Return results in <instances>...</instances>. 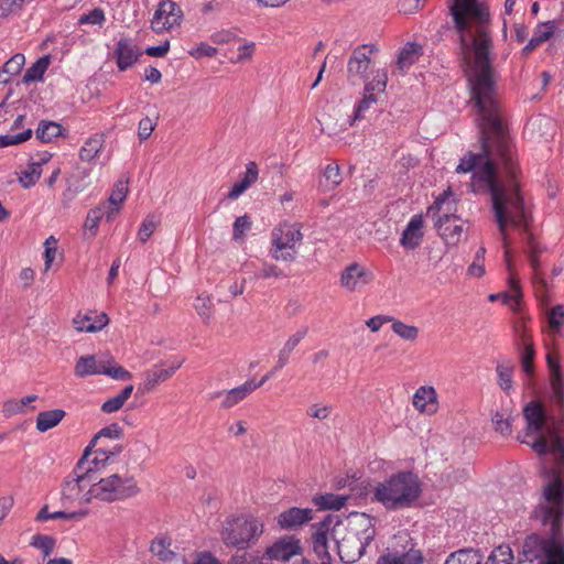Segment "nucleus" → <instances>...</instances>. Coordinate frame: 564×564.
Instances as JSON below:
<instances>
[{
    "label": "nucleus",
    "mask_w": 564,
    "mask_h": 564,
    "mask_svg": "<svg viewBox=\"0 0 564 564\" xmlns=\"http://www.w3.org/2000/svg\"><path fill=\"white\" fill-rule=\"evenodd\" d=\"M50 65V57H40L31 67H29L23 75V83L29 84L43 79L44 73Z\"/></svg>",
    "instance_id": "nucleus-35"
},
{
    "label": "nucleus",
    "mask_w": 564,
    "mask_h": 564,
    "mask_svg": "<svg viewBox=\"0 0 564 564\" xmlns=\"http://www.w3.org/2000/svg\"><path fill=\"white\" fill-rule=\"evenodd\" d=\"M346 532L362 544L369 545L376 535L373 519L366 513L351 514L348 519Z\"/></svg>",
    "instance_id": "nucleus-14"
},
{
    "label": "nucleus",
    "mask_w": 564,
    "mask_h": 564,
    "mask_svg": "<svg viewBox=\"0 0 564 564\" xmlns=\"http://www.w3.org/2000/svg\"><path fill=\"white\" fill-rule=\"evenodd\" d=\"M422 494V485L412 471H399L378 482L373 490V499L387 510L411 508Z\"/></svg>",
    "instance_id": "nucleus-4"
},
{
    "label": "nucleus",
    "mask_w": 564,
    "mask_h": 564,
    "mask_svg": "<svg viewBox=\"0 0 564 564\" xmlns=\"http://www.w3.org/2000/svg\"><path fill=\"white\" fill-rule=\"evenodd\" d=\"M334 520L335 518L333 516H327L322 522H319V528L313 535V549L322 562H330V554L328 552L326 533L332 523L334 522Z\"/></svg>",
    "instance_id": "nucleus-23"
},
{
    "label": "nucleus",
    "mask_w": 564,
    "mask_h": 564,
    "mask_svg": "<svg viewBox=\"0 0 564 564\" xmlns=\"http://www.w3.org/2000/svg\"><path fill=\"white\" fill-rule=\"evenodd\" d=\"M377 102V98L375 96V94H366L364 96V98L359 101L358 106L356 107V110H355V116H354V119L350 121V126L364 118V113L366 110H368L372 104Z\"/></svg>",
    "instance_id": "nucleus-57"
},
{
    "label": "nucleus",
    "mask_w": 564,
    "mask_h": 564,
    "mask_svg": "<svg viewBox=\"0 0 564 564\" xmlns=\"http://www.w3.org/2000/svg\"><path fill=\"white\" fill-rule=\"evenodd\" d=\"M424 557L421 550L414 547L413 544L404 551H389L379 556L377 564H423Z\"/></svg>",
    "instance_id": "nucleus-18"
},
{
    "label": "nucleus",
    "mask_w": 564,
    "mask_h": 564,
    "mask_svg": "<svg viewBox=\"0 0 564 564\" xmlns=\"http://www.w3.org/2000/svg\"><path fill=\"white\" fill-rule=\"evenodd\" d=\"M141 51L130 39H121L118 41L115 56L117 66L120 70L130 68L141 56Z\"/></svg>",
    "instance_id": "nucleus-17"
},
{
    "label": "nucleus",
    "mask_w": 564,
    "mask_h": 564,
    "mask_svg": "<svg viewBox=\"0 0 564 564\" xmlns=\"http://www.w3.org/2000/svg\"><path fill=\"white\" fill-rule=\"evenodd\" d=\"M540 456H543L541 476L542 494L533 518L545 530V535L532 533L522 545L527 561L538 564H564V444L563 440L549 442L544 435L532 443L518 436Z\"/></svg>",
    "instance_id": "nucleus-2"
},
{
    "label": "nucleus",
    "mask_w": 564,
    "mask_h": 564,
    "mask_svg": "<svg viewBox=\"0 0 564 564\" xmlns=\"http://www.w3.org/2000/svg\"><path fill=\"white\" fill-rule=\"evenodd\" d=\"M42 170H41V163H31L28 167V170L21 172L19 176V182L24 188H29L39 181L41 176Z\"/></svg>",
    "instance_id": "nucleus-44"
},
{
    "label": "nucleus",
    "mask_w": 564,
    "mask_h": 564,
    "mask_svg": "<svg viewBox=\"0 0 564 564\" xmlns=\"http://www.w3.org/2000/svg\"><path fill=\"white\" fill-rule=\"evenodd\" d=\"M534 357H535V349L532 340L523 336L522 337V349L520 351V365L528 376L534 375Z\"/></svg>",
    "instance_id": "nucleus-30"
},
{
    "label": "nucleus",
    "mask_w": 564,
    "mask_h": 564,
    "mask_svg": "<svg viewBox=\"0 0 564 564\" xmlns=\"http://www.w3.org/2000/svg\"><path fill=\"white\" fill-rule=\"evenodd\" d=\"M422 55V46L416 43H408L400 52L397 66L401 72L406 70Z\"/></svg>",
    "instance_id": "nucleus-28"
},
{
    "label": "nucleus",
    "mask_w": 564,
    "mask_h": 564,
    "mask_svg": "<svg viewBox=\"0 0 564 564\" xmlns=\"http://www.w3.org/2000/svg\"><path fill=\"white\" fill-rule=\"evenodd\" d=\"M546 364L551 386L547 406L541 401L532 400L524 405L523 417L527 422L525 436L544 435L549 442H553L564 438V376L555 352H547Z\"/></svg>",
    "instance_id": "nucleus-3"
},
{
    "label": "nucleus",
    "mask_w": 564,
    "mask_h": 564,
    "mask_svg": "<svg viewBox=\"0 0 564 564\" xmlns=\"http://www.w3.org/2000/svg\"><path fill=\"white\" fill-rule=\"evenodd\" d=\"M88 465V456L87 453H83L75 468L64 479L62 485V501L64 505L72 503L77 500L85 505L83 496L97 480L95 469L90 465Z\"/></svg>",
    "instance_id": "nucleus-9"
},
{
    "label": "nucleus",
    "mask_w": 564,
    "mask_h": 564,
    "mask_svg": "<svg viewBox=\"0 0 564 564\" xmlns=\"http://www.w3.org/2000/svg\"><path fill=\"white\" fill-rule=\"evenodd\" d=\"M561 23L562 21H547L540 23L535 28L533 36L530 39L529 43L523 47L522 54L528 56L539 45L547 41L556 32Z\"/></svg>",
    "instance_id": "nucleus-22"
},
{
    "label": "nucleus",
    "mask_w": 564,
    "mask_h": 564,
    "mask_svg": "<svg viewBox=\"0 0 564 564\" xmlns=\"http://www.w3.org/2000/svg\"><path fill=\"white\" fill-rule=\"evenodd\" d=\"M107 212H108L107 206L102 205V206L91 209L88 213L84 226L86 229L91 231L93 236L96 234L101 218L104 216L107 218Z\"/></svg>",
    "instance_id": "nucleus-47"
},
{
    "label": "nucleus",
    "mask_w": 564,
    "mask_h": 564,
    "mask_svg": "<svg viewBox=\"0 0 564 564\" xmlns=\"http://www.w3.org/2000/svg\"><path fill=\"white\" fill-rule=\"evenodd\" d=\"M330 405H323L318 403L312 404L307 409V415L317 420H326L330 415Z\"/></svg>",
    "instance_id": "nucleus-61"
},
{
    "label": "nucleus",
    "mask_w": 564,
    "mask_h": 564,
    "mask_svg": "<svg viewBox=\"0 0 564 564\" xmlns=\"http://www.w3.org/2000/svg\"><path fill=\"white\" fill-rule=\"evenodd\" d=\"M303 240L299 224L283 223L271 232L270 256L276 261L293 262L297 257V245Z\"/></svg>",
    "instance_id": "nucleus-8"
},
{
    "label": "nucleus",
    "mask_w": 564,
    "mask_h": 564,
    "mask_svg": "<svg viewBox=\"0 0 564 564\" xmlns=\"http://www.w3.org/2000/svg\"><path fill=\"white\" fill-rule=\"evenodd\" d=\"M122 449V447L120 445H117L115 446V449L111 451V452H108L106 449H102V448H99V449H96L95 451V457L89 460L88 459V465L87 466H91L94 469H95V476H98V471L101 467H105L107 465V463L109 462V459L117 455L118 453H120Z\"/></svg>",
    "instance_id": "nucleus-42"
},
{
    "label": "nucleus",
    "mask_w": 564,
    "mask_h": 564,
    "mask_svg": "<svg viewBox=\"0 0 564 564\" xmlns=\"http://www.w3.org/2000/svg\"><path fill=\"white\" fill-rule=\"evenodd\" d=\"M391 328L399 337L404 340L414 341L419 336V328L414 325L404 324L401 321H392Z\"/></svg>",
    "instance_id": "nucleus-43"
},
{
    "label": "nucleus",
    "mask_w": 564,
    "mask_h": 564,
    "mask_svg": "<svg viewBox=\"0 0 564 564\" xmlns=\"http://www.w3.org/2000/svg\"><path fill=\"white\" fill-rule=\"evenodd\" d=\"M371 281L372 273L357 262L346 267L340 274V285L350 292L360 290Z\"/></svg>",
    "instance_id": "nucleus-15"
},
{
    "label": "nucleus",
    "mask_w": 564,
    "mask_h": 564,
    "mask_svg": "<svg viewBox=\"0 0 564 564\" xmlns=\"http://www.w3.org/2000/svg\"><path fill=\"white\" fill-rule=\"evenodd\" d=\"M128 194V181L119 180L112 189V193L109 197V203L113 207L108 208L107 212V221H111L115 214L119 212L120 205L123 203Z\"/></svg>",
    "instance_id": "nucleus-27"
},
{
    "label": "nucleus",
    "mask_w": 564,
    "mask_h": 564,
    "mask_svg": "<svg viewBox=\"0 0 564 564\" xmlns=\"http://www.w3.org/2000/svg\"><path fill=\"white\" fill-rule=\"evenodd\" d=\"M464 62L469 67L468 83L471 101L477 111L481 152H468L456 167L457 173L473 172L474 192L489 193L495 220L505 248L508 267L511 240L508 232L513 227L521 232L522 241L533 270V282L546 286L540 271L539 254L543 251L530 230V214L524 205L518 182L519 167L501 108L495 69L492 41H458Z\"/></svg>",
    "instance_id": "nucleus-1"
},
{
    "label": "nucleus",
    "mask_w": 564,
    "mask_h": 564,
    "mask_svg": "<svg viewBox=\"0 0 564 564\" xmlns=\"http://www.w3.org/2000/svg\"><path fill=\"white\" fill-rule=\"evenodd\" d=\"M491 421H492L495 430L497 432H499L501 435L511 434V432H512V430H511L512 416L511 415H508L507 417H505L502 413L496 412L492 415Z\"/></svg>",
    "instance_id": "nucleus-51"
},
{
    "label": "nucleus",
    "mask_w": 564,
    "mask_h": 564,
    "mask_svg": "<svg viewBox=\"0 0 564 564\" xmlns=\"http://www.w3.org/2000/svg\"><path fill=\"white\" fill-rule=\"evenodd\" d=\"M307 333H308V328L306 326H304V327H301L300 329H297L293 335H291L288 338V340L284 343L283 347L279 350L276 365L273 368L274 371L280 370L284 366H286L291 354L297 347V345L301 343V340L303 338H305Z\"/></svg>",
    "instance_id": "nucleus-25"
},
{
    "label": "nucleus",
    "mask_w": 564,
    "mask_h": 564,
    "mask_svg": "<svg viewBox=\"0 0 564 564\" xmlns=\"http://www.w3.org/2000/svg\"><path fill=\"white\" fill-rule=\"evenodd\" d=\"M325 191H332L341 183L340 170L337 164H328L324 170Z\"/></svg>",
    "instance_id": "nucleus-46"
},
{
    "label": "nucleus",
    "mask_w": 564,
    "mask_h": 564,
    "mask_svg": "<svg viewBox=\"0 0 564 564\" xmlns=\"http://www.w3.org/2000/svg\"><path fill=\"white\" fill-rule=\"evenodd\" d=\"M312 519V509L292 507L279 514L278 524L283 530H295Z\"/></svg>",
    "instance_id": "nucleus-16"
},
{
    "label": "nucleus",
    "mask_w": 564,
    "mask_h": 564,
    "mask_svg": "<svg viewBox=\"0 0 564 564\" xmlns=\"http://www.w3.org/2000/svg\"><path fill=\"white\" fill-rule=\"evenodd\" d=\"M377 52L375 45L357 46L347 63V79L351 84H356L366 79V74L370 67L371 55Z\"/></svg>",
    "instance_id": "nucleus-12"
},
{
    "label": "nucleus",
    "mask_w": 564,
    "mask_h": 564,
    "mask_svg": "<svg viewBox=\"0 0 564 564\" xmlns=\"http://www.w3.org/2000/svg\"><path fill=\"white\" fill-rule=\"evenodd\" d=\"M194 307L205 324L212 318L213 302L208 295L200 294L195 299Z\"/></svg>",
    "instance_id": "nucleus-45"
},
{
    "label": "nucleus",
    "mask_w": 564,
    "mask_h": 564,
    "mask_svg": "<svg viewBox=\"0 0 564 564\" xmlns=\"http://www.w3.org/2000/svg\"><path fill=\"white\" fill-rule=\"evenodd\" d=\"M108 323L109 318L105 313H100L95 317L89 314L78 313L73 319V324L76 330L87 333H96L101 330Z\"/></svg>",
    "instance_id": "nucleus-24"
},
{
    "label": "nucleus",
    "mask_w": 564,
    "mask_h": 564,
    "mask_svg": "<svg viewBox=\"0 0 564 564\" xmlns=\"http://www.w3.org/2000/svg\"><path fill=\"white\" fill-rule=\"evenodd\" d=\"M485 253H486V249L484 247H480L478 249V251L476 252L475 259L468 268V273L470 275L480 278L485 274V265H484Z\"/></svg>",
    "instance_id": "nucleus-53"
},
{
    "label": "nucleus",
    "mask_w": 564,
    "mask_h": 564,
    "mask_svg": "<svg viewBox=\"0 0 564 564\" xmlns=\"http://www.w3.org/2000/svg\"><path fill=\"white\" fill-rule=\"evenodd\" d=\"M183 20V11L180 6L172 0H164L159 3L151 21V28L155 33L169 31L178 26Z\"/></svg>",
    "instance_id": "nucleus-11"
},
{
    "label": "nucleus",
    "mask_w": 564,
    "mask_h": 564,
    "mask_svg": "<svg viewBox=\"0 0 564 564\" xmlns=\"http://www.w3.org/2000/svg\"><path fill=\"white\" fill-rule=\"evenodd\" d=\"M449 196L451 189L441 194L427 209V216L432 217L446 243L455 245L463 234V221L455 215L456 206L454 202L448 200Z\"/></svg>",
    "instance_id": "nucleus-7"
},
{
    "label": "nucleus",
    "mask_w": 564,
    "mask_h": 564,
    "mask_svg": "<svg viewBox=\"0 0 564 564\" xmlns=\"http://www.w3.org/2000/svg\"><path fill=\"white\" fill-rule=\"evenodd\" d=\"M510 293H505L502 295L503 302L509 303L511 300L514 301L516 304H519V301L522 296L520 284L513 274L509 278Z\"/></svg>",
    "instance_id": "nucleus-60"
},
{
    "label": "nucleus",
    "mask_w": 564,
    "mask_h": 564,
    "mask_svg": "<svg viewBox=\"0 0 564 564\" xmlns=\"http://www.w3.org/2000/svg\"><path fill=\"white\" fill-rule=\"evenodd\" d=\"M104 145V138L101 134L90 137L79 151V158L83 161H91L97 156Z\"/></svg>",
    "instance_id": "nucleus-38"
},
{
    "label": "nucleus",
    "mask_w": 564,
    "mask_h": 564,
    "mask_svg": "<svg viewBox=\"0 0 564 564\" xmlns=\"http://www.w3.org/2000/svg\"><path fill=\"white\" fill-rule=\"evenodd\" d=\"M123 435L122 427L118 423H112L104 429H101L90 441V443L84 449V453H87L89 457L91 455L93 448L97 445V442L101 437L118 440Z\"/></svg>",
    "instance_id": "nucleus-34"
},
{
    "label": "nucleus",
    "mask_w": 564,
    "mask_h": 564,
    "mask_svg": "<svg viewBox=\"0 0 564 564\" xmlns=\"http://www.w3.org/2000/svg\"><path fill=\"white\" fill-rule=\"evenodd\" d=\"M423 236V217L414 215L401 235L400 245L406 250H414L421 245Z\"/></svg>",
    "instance_id": "nucleus-20"
},
{
    "label": "nucleus",
    "mask_w": 564,
    "mask_h": 564,
    "mask_svg": "<svg viewBox=\"0 0 564 564\" xmlns=\"http://www.w3.org/2000/svg\"><path fill=\"white\" fill-rule=\"evenodd\" d=\"M75 376L84 378L91 375H106L115 380H129L131 373L116 364L110 356H82L74 368Z\"/></svg>",
    "instance_id": "nucleus-10"
},
{
    "label": "nucleus",
    "mask_w": 564,
    "mask_h": 564,
    "mask_svg": "<svg viewBox=\"0 0 564 564\" xmlns=\"http://www.w3.org/2000/svg\"><path fill=\"white\" fill-rule=\"evenodd\" d=\"M132 391V384L124 387L118 395L110 398L102 403L101 411L105 413H113L120 410L124 402L131 397Z\"/></svg>",
    "instance_id": "nucleus-41"
},
{
    "label": "nucleus",
    "mask_w": 564,
    "mask_h": 564,
    "mask_svg": "<svg viewBox=\"0 0 564 564\" xmlns=\"http://www.w3.org/2000/svg\"><path fill=\"white\" fill-rule=\"evenodd\" d=\"M24 63L25 57L23 54L18 53L13 55L8 62L4 63V65L0 69V83H9L13 76L18 75L21 72Z\"/></svg>",
    "instance_id": "nucleus-31"
},
{
    "label": "nucleus",
    "mask_w": 564,
    "mask_h": 564,
    "mask_svg": "<svg viewBox=\"0 0 564 564\" xmlns=\"http://www.w3.org/2000/svg\"><path fill=\"white\" fill-rule=\"evenodd\" d=\"M156 123L149 117L139 121L138 135L141 141L147 140L153 132Z\"/></svg>",
    "instance_id": "nucleus-62"
},
{
    "label": "nucleus",
    "mask_w": 564,
    "mask_h": 564,
    "mask_svg": "<svg viewBox=\"0 0 564 564\" xmlns=\"http://www.w3.org/2000/svg\"><path fill=\"white\" fill-rule=\"evenodd\" d=\"M263 533V523L251 514L227 518L220 530L221 541L229 547L246 550Z\"/></svg>",
    "instance_id": "nucleus-6"
},
{
    "label": "nucleus",
    "mask_w": 564,
    "mask_h": 564,
    "mask_svg": "<svg viewBox=\"0 0 564 564\" xmlns=\"http://www.w3.org/2000/svg\"><path fill=\"white\" fill-rule=\"evenodd\" d=\"M488 558L491 560V563L512 564L513 553L510 546L499 545L491 552Z\"/></svg>",
    "instance_id": "nucleus-49"
},
{
    "label": "nucleus",
    "mask_w": 564,
    "mask_h": 564,
    "mask_svg": "<svg viewBox=\"0 0 564 564\" xmlns=\"http://www.w3.org/2000/svg\"><path fill=\"white\" fill-rule=\"evenodd\" d=\"M24 0H1L0 18H8L17 14L23 7Z\"/></svg>",
    "instance_id": "nucleus-55"
},
{
    "label": "nucleus",
    "mask_w": 564,
    "mask_h": 564,
    "mask_svg": "<svg viewBox=\"0 0 564 564\" xmlns=\"http://www.w3.org/2000/svg\"><path fill=\"white\" fill-rule=\"evenodd\" d=\"M171 542L165 538H156L151 543V552L161 561L172 562L177 557L176 553L170 550Z\"/></svg>",
    "instance_id": "nucleus-40"
},
{
    "label": "nucleus",
    "mask_w": 564,
    "mask_h": 564,
    "mask_svg": "<svg viewBox=\"0 0 564 564\" xmlns=\"http://www.w3.org/2000/svg\"><path fill=\"white\" fill-rule=\"evenodd\" d=\"M251 228V221L247 215L236 218L234 223V239H242L246 231Z\"/></svg>",
    "instance_id": "nucleus-59"
},
{
    "label": "nucleus",
    "mask_w": 564,
    "mask_h": 564,
    "mask_svg": "<svg viewBox=\"0 0 564 564\" xmlns=\"http://www.w3.org/2000/svg\"><path fill=\"white\" fill-rule=\"evenodd\" d=\"M346 499L347 498L345 496L326 494L314 497L313 502L321 510H339L341 507H344Z\"/></svg>",
    "instance_id": "nucleus-39"
},
{
    "label": "nucleus",
    "mask_w": 564,
    "mask_h": 564,
    "mask_svg": "<svg viewBox=\"0 0 564 564\" xmlns=\"http://www.w3.org/2000/svg\"><path fill=\"white\" fill-rule=\"evenodd\" d=\"M272 375L273 371L265 375L258 383L247 381L243 384L236 387L231 390L214 392L210 395V399H221L220 408L225 410L231 409L232 406L237 405L242 400H245L256 389L260 388Z\"/></svg>",
    "instance_id": "nucleus-13"
},
{
    "label": "nucleus",
    "mask_w": 564,
    "mask_h": 564,
    "mask_svg": "<svg viewBox=\"0 0 564 564\" xmlns=\"http://www.w3.org/2000/svg\"><path fill=\"white\" fill-rule=\"evenodd\" d=\"M299 551L300 545L297 541L282 539L269 547L267 554L271 560L289 561Z\"/></svg>",
    "instance_id": "nucleus-26"
},
{
    "label": "nucleus",
    "mask_w": 564,
    "mask_h": 564,
    "mask_svg": "<svg viewBox=\"0 0 564 564\" xmlns=\"http://www.w3.org/2000/svg\"><path fill=\"white\" fill-rule=\"evenodd\" d=\"M105 21V13L100 8H96L90 12L83 14L78 23L79 24H93V25H101Z\"/></svg>",
    "instance_id": "nucleus-58"
},
{
    "label": "nucleus",
    "mask_w": 564,
    "mask_h": 564,
    "mask_svg": "<svg viewBox=\"0 0 564 564\" xmlns=\"http://www.w3.org/2000/svg\"><path fill=\"white\" fill-rule=\"evenodd\" d=\"M482 556L478 551L463 549L448 555L445 564H481Z\"/></svg>",
    "instance_id": "nucleus-32"
},
{
    "label": "nucleus",
    "mask_w": 564,
    "mask_h": 564,
    "mask_svg": "<svg viewBox=\"0 0 564 564\" xmlns=\"http://www.w3.org/2000/svg\"><path fill=\"white\" fill-rule=\"evenodd\" d=\"M158 225L159 219L154 215L147 216L138 231L139 240L142 243L147 242L154 232V230L156 229Z\"/></svg>",
    "instance_id": "nucleus-48"
},
{
    "label": "nucleus",
    "mask_w": 564,
    "mask_h": 564,
    "mask_svg": "<svg viewBox=\"0 0 564 564\" xmlns=\"http://www.w3.org/2000/svg\"><path fill=\"white\" fill-rule=\"evenodd\" d=\"M139 492L140 488L132 476H97V480L83 496V501L85 505L90 503L93 499L105 502L122 501L135 497Z\"/></svg>",
    "instance_id": "nucleus-5"
},
{
    "label": "nucleus",
    "mask_w": 564,
    "mask_h": 564,
    "mask_svg": "<svg viewBox=\"0 0 564 564\" xmlns=\"http://www.w3.org/2000/svg\"><path fill=\"white\" fill-rule=\"evenodd\" d=\"M65 414V411L61 409L40 412L36 417L37 431L43 433L55 427L64 419Z\"/></svg>",
    "instance_id": "nucleus-29"
},
{
    "label": "nucleus",
    "mask_w": 564,
    "mask_h": 564,
    "mask_svg": "<svg viewBox=\"0 0 564 564\" xmlns=\"http://www.w3.org/2000/svg\"><path fill=\"white\" fill-rule=\"evenodd\" d=\"M31 544L43 552L45 556L53 552L55 540L50 535L36 534L32 538Z\"/></svg>",
    "instance_id": "nucleus-52"
},
{
    "label": "nucleus",
    "mask_w": 564,
    "mask_h": 564,
    "mask_svg": "<svg viewBox=\"0 0 564 564\" xmlns=\"http://www.w3.org/2000/svg\"><path fill=\"white\" fill-rule=\"evenodd\" d=\"M513 364L511 361L499 362L496 367L498 376V386L509 393L512 389Z\"/></svg>",
    "instance_id": "nucleus-36"
},
{
    "label": "nucleus",
    "mask_w": 564,
    "mask_h": 564,
    "mask_svg": "<svg viewBox=\"0 0 564 564\" xmlns=\"http://www.w3.org/2000/svg\"><path fill=\"white\" fill-rule=\"evenodd\" d=\"M63 127L54 121H41L36 129V138L42 142H51L54 138L62 135Z\"/></svg>",
    "instance_id": "nucleus-37"
},
{
    "label": "nucleus",
    "mask_w": 564,
    "mask_h": 564,
    "mask_svg": "<svg viewBox=\"0 0 564 564\" xmlns=\"http://www.w3.org/2000/svg\"><path fill=\"white\" fill-rule=\"evenodd\" d=\"M367 544H362L348 532L337 541L338 555L345 563L358 561L366 552Z\"/></svg>",
    "instance_id": "nucleus-19"
},
{
    "label": "nucleus",
    "mask_w": 564,
    "mask_h": 564,
    "mask_svg": "<svg viewBox=\"0 0 564 564\" xmlns=\"http://www.w3.org/2000/svg\"><path fill=\"white\" fill-rule=\"evenodd\" d=\"M184 359H174L167 368H154L145 372L143 381V390L150 392L154 390L161 382L171 378L174 372L183 365Z\"/></svg>",
    "instance_id": "nucleus-21"
},
{
    "label": "nucleus",
    "mask_w": 564,
    "mask_h": 564,
    "mask_svg": "<svg viewBox=\"0 0 564 564\" xmlns=\"http://www.w3.org/2000/svg\"><path fill=\"white\" fill-rule=\"evenodd\" d=\"M549 326L553 333H558L564 323V306L555 305L547 315Z\"/></svg>",
    "instance_id": "nucleus-50"
},
{
    "label": "nucleus",
    "mask_w": 564,
    "mask_h": 564,
    "mask_svg": "<svg viewBox=\"0 0 564 564\" xmlns=\"http://www.w3.org/2000/svg\"><path fill=\"white\" fill-rule=\"evenodd\" d=\"M45 251V270H48L56 258L57 253V239L54 236H50L44 242Z\"/></svg>",
    "instance_id": "nucleus-56"
},
{
    "label": "nucleus",
    "mask_w": 564,
    "mask_h": 564,
    "mask_svg": "<svg viewBox=\"0 0 564 564\" xmlns=\"http://www.w3.org/2000/svg\"><path fill=\"white\" fill-rule=\"evenodd\" d=\"M436 403V391L433 387H420L413 395V405L419 411L427 410V406Z\"/></svg>",
    "instance_id": "nucleus-33"
},
{
    "label": "nucleus",
    "mask_w": 564,
    "mask_h": 564,
    "mask_svg": "<svg viewBox=\"0 0 564 564\" xmlns=\"http://www.w3.org/2000/svg\"><path fill=\"white\" fill-rule=\"evenodd\" d=\"M257 276L261 279L284 278L285 274L275 264L264 263L261 270L257 273Z\"/></svg>",
    "instance_id": "nucleus-63"
},
{
    "label": "nucleus",
    "mask_w": 564,
    "mask_h": 564,
    "mask_svg": "<svg viewBox=\"0 0 564 564\" xmlns=\"http://www.w3.org/2000/svg\"><path fill=\"white\" fill-rule=\"evenodd\" d=\"M2 412L6 417H11L17 414H23L24 408L21 406L19 400L10 399L3 403Z\"/></svg>",
    "instance_id": "nucleus-64"
},
{
    "label": "nucleus",
    "mask_w": 564,
    "mask_h": 564,
    "mask_svg": "<svg viewBox=\"0 0 564 564\" xmlns=\"http://www.w3.org/2000/svg\"><path fill=\"white\" fill-rule=\"evenodd\" d=\"M32 129H26L23 132L15 135H0V148H6L9 145H15L25 142L32 137Z\"/></svg>",
    "instance_id": "nucleus-54"
}]
</instances>
